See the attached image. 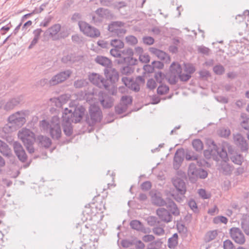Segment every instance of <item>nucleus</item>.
Returning <instances> with one entry per match:
<instances>
[{
    "mask_svg": "<svg viewBox=\"0 0 249 249\" xmlns=\"http://www.w3.org/2000/svg\"><path fill=\"white\" fill-rule=\"evenodd\" d=\"M126 42L130 45H135L138 43L137 38L134 36H128L125 37Z\"/></svg>",
    "mask_w": 249,
    "mask_h": 249,
    "instance_id": "44",
    "label": "nucleus"
},
{
    "mask_svg": "<svg viewBox=\"0 0 249 249\" xmlns=\"http://www.w3.org/2000/svg\"><path fill=\"white\" fill-rule=\"evenodd\" d=\"M130 226L133 229L138 231H142L143 229V226L142 223L137 220L131 221L130 223Z\"/></svg>",
    "mask_w": 249,
    "mask_h": 249,
    "instance_id": "37",
    "label": "nucleus"
},
{
    "mask_svg": "<svg viewBox=\"0 0 249 249\" xmlns=\"http://www.w3.org/2000/svg\"><path fill=\"white\" fill-rule=\"evenodd\" d=\"M169 89V87L166 85H160L157 89V92L160 95H163L166 94Z\"/></svg>",
    "mask_w": 249,
    "mask_h": 249,
    "instance_id": "49",
    "label": "nucleus"
},
{
    "mask_svg": "<svg viewBox=\"0 0 249 249\" xmlns=\"http://www.w3.org/2000/svg\"><path fill=\"white\" fill-rule=\"evenodd\" d=\"M100 101L104 108H110L112 107L113 103V98L106 93H102L100 96Z\"/></svg>",
    "mask_w": 249,
    "mask_h": 249,
    "instance_id": "21",
    "label": "nucleus"
},
{
    "mask_svg": "<svg viewBox=\"0 0 249 249\" xmlns=\"http://www.w3.org/2000/svg\"><path fill=\"white\" fill-rule=\"evenodd\" d=\"M132 101L131 97L128 96H123L121 100V102L126 106L127 107L128 105L131 104Z\"/></svg>",
    "mask_w": 249,
    "mask_h": 249,
    "instance_id": "56",
    "label": "nucleus"
},
{
    "mask_svg": "<svg viewBox=\"0 0 249 249\" xmlns=\"http://www.w3.org/2000/svg\"><path fill=\"white\" fill-rule=\"evenodd\" d=\"M233 140L235 143L239 146L243 151H246L248 149V144L247 141L239 133H237L233 135Z\"/></svg>",
    "mask_w": 249,
    "mask_h": 249,
    "instance_id": "18",
    "label": "nucleus"
},
{
    "mask_svg": "<svg viewBox=\"0 0 249 249\" xmlns=\"http://www.w3.org/2000/svg\"><path fill=\"white\" fill-rule=\"evenodd\" d=\"M188 205L189 207L195 213L198 211L197 204L196 201L193 199H191L188 201Z\"/></svg>",
    "mask_w": 249,
    "mask_h": 249,
    "instance_id": "58",
    "label": "nucleus"
},
{
    "mask_svg": "<svg viewBox=\"0 0 249 249\" xmlns=\"http://www.w3.org/2000/svg\"><path fill=\"white\" fill-rule=\"evenodd\" d=\"M230 233L231 238L236 243L242 245L246 241L245 237L242 231L238 228H232L230 229Z\"/></svg>",
    "mask_w": 249,
    "mask_h": 249,
    "instance_id": "12",
    "label": "nucleus"
},
{
    "mask_svg": "<svg viewBox=\"0 0 249 249\" xmlns=\"http://www.w3.org/2000/svg\"><path fill=\"white\" fill-rule=\"evenodd\" d=\"M152 201L153 204L159 206L166 205V202L160 196L155 194L152 196Z\"/></svg>",
    "mask_w": 249,
    "mask_h": 249,
    "instance_id": "33",
    "label": "nucleus"
},
{
    "mask_svg": "<svg viewBox=\"0 0 249 249\" xmlns=\"http://www.w3.org/2000/svg\"><path fill=\"white\" fill-rule=\"evenodd\" d=\"M178 77L180 79V81L186 82L190 79L191 77V75L186 72L185 73H182L181 71L180 73L178 75Z\"/></svg>",
    "mask_w": 249,
    "mask_h": 249,
    "instance_id": "52",
    "label": "nucleus"
},
{
    "mask_svg": "<svg viewBox=\"0 0 249 249\" xmlns=\"http://www.w3.org/2000/svg\"><path fill=\"white\" fill-rule=\"evenodd\" d=\"M233 170V167L225 162V161L221 164L220 171L226 175H231Z\"/></svg>",
    "mask_w": 249,
    "mask_h": 249,
    "instance_id": "30",
    "label": "nucleus"
},
{
    "mask_svg": "<svg viewBox=\"0 0 249 249\" xmlns=\"http://www.w3.org/2000/svg\"><path fill=\"white\" fill-rule=\"evenodd\" d=\"M72 71L70 70L61 71L55 75L53 76L49 81V83L51 86H54L61 83L67 79H68L71 75Z\"/></svg>",
    "mask_w": 249,
    "mask_h": 249,
    "instance_id": "9",
    "label": "nucleus"
},
{
    "mask_svg": "<svg viewBox=\"0 0 249 249\" xmlns=\"http://www.w3.org/2000/svg\"><path fill=\"white\" fill-rule=\"evenodd\" d=\"M78 25L80 31L87 36L95 38L100 36V32L98 29L85 21H79Z\"/></svg>",
    "mask_w": 249,
    "mask_h": 249,
    "instance_id": "6",
    "label": "nucleus"
},
{
    "mask_svg": "<svg viewBox=\"0 0 249 249\" xmlns=\"http://www.w3.org/2000/svg\"><path fill=\"white\" fill-rule=\"evenodd\" d=\"M133 54V51L131 48H126L122 51V59L126 64L130 65H136L137 64V59L132 57Z\"/></svg>",
    "mask_w": 249,
    "mask_h": 249,
    "instance_id": "14",
    "label": "nucleus"
},
{
    "mask_svg": "<svg viewBox=\"0 0 249 249\" xmlns=\"http://www.w3.org/2000/svg\"><path fill=\"white\" fill-rule=\"evenodd\" d=\"M61 26L59 24H55L51 27L49 28L45 33L49 35V36L53 40H57L61 38H64L67 36V35L62 36V33H60Z\"/></svg>",
    "mask_w": 249,
    "mask_h": 249,
    "instance_id": "11",
    "label": "nucleus"
},
{
    "mask_svg": "<svg viewBox=\"0 0 249 249\" xmlns=\"http://www.w3.org/2000/svg\"><path fill=\"white\" fill-rule=\"evenodd\" d=\"M89 79L91 83L99 88L108 89L109 86L108 80L105 79L100 74L92 73L89 75Z\"/></svg>",
    "mask_w": 249,
    "mask_h": 249,
    "instance_id": "8",
    "label": "nucleus"
},
{
    "mask_svg": "<svg viewBox=\"0 0 249 249\" xmlns=\"http://www.w3.org/2000/svg\"><path fill=\"white\" fill-rule=\"evenodd\" d=\"M231 134V131L229 128H221L218 131V134L222 137H228Z\"/></svg>",
    "mask_w": 249,
    "mask_h": 249,
    "instance_id": "48",
    "label": "nucleus"
},
{
    "mask_svg": "<svg viewBox=\"0 0 249 249\" xmlns=\"http://www.w3.org/2000/svg\"><path fill=\"white\" fill-rule=\"evenodd\" d=\"M197 50L199 53L206 55H208L210 51V50L208 48L203 46H199Z\"/></svg>",
    "mask_w": 249,
    "mask_h": 249,
    "instance_id": "60",
    "label": "nucleus"
},
{
    "mask_svg": "<svg viewBox=\"0 0 249 249\" xmlns=\"http://www.w3.org/2000/svg\"><path fill=\"white\" fill-rule=\"evenodd\" d=\"M110 45L114 48L122 49L124 47V42L120 39H114L110 41Z\"/></svg>",
    "mask_w": 249,
    "mask_h": 249,
    "instance_id": "41",
    "label": "nucleus"
},
{
    "mask_svg": "<svg viewBox=\"0 0 249 249\" xmlns=\"http://www.w3.org/2000/svg\"><path fill=\"white\" fill-rule=\"evenodd\" d=\"M165 75L161 72H157L155 75V78L158 83H161L162 80L164 79Z\"/></svg>",
    "mask_w": 249,
    "mask_h": 249,
    "instance_id": "62",
    "label": "nucleus"
},
{
    "mask_svg": "<svg viewBox=\"0 0 249 249\" xmlns=\"http://www.w3.org/2000/svg\"><path fill=\"white\" fill-rule=\"evenodd\" d=\"M178 234L177 233H174L172 236L168 240V247L171 249H174L178 244Z\"/></svg>",
    "mask_w": 249,
    "mask_h": 249,
    "instance_id": "31",
    "label": "nucleus"
},
{
    "mask_svg": "<svg viewBox=\"0 0 249 249\" xmlns=\"http://www.w3.org/2000/svg\"><path fill=\"white\" fill-rule=\"evenodd\" d=\"M214 72L217 75H222L225 72V68L224 67L220 65H216L213 68Z\"/></svg>",
    "mask_w": 249,
    "mask_h": 249,
    "instance_id": "43",
    "label": "nucleus"
},
{
    "mask_svg": "<svg viewBox=\"0 0 249 249\" xmlns=\"http://www.w3.org/2000/svg\"><path fill=\"white\" fill-rule=\"evenodd\" d=\"M127 107L122 102L115 107L116 112L118 114H122L127 109Z\"/></svg>",
    "mask_w": 249,
    "mask_h": 249,
    "instance_id": "46",
    "label": "nucleus"
},
{
    "mask_svg": "<svg viewBox=\"0 0 249 249\" xmlns=\"http://www.w3.org/2000/svg\"><path fill=\"white\" fill-rule=\"evenodd\" d=\"M212 146L213 148L216 149L217 152L215 153V160H218V157L221 158L223 160L225 161L228 159V155L226 150L223 147H218L213 142H212Z\"/></svg>",
    "mask_w": 249,
    "mask_h": 249,
    "instance_id": "22",
    "label": "nucleus"
},
{
    "mask_svg": "<svg viewBox=\"0 0 249 249\" xmlns=\"http://www.w3.org/2000/svg\"><path fill=\"white\" fill-rule=\"evenodd\" d=\"M110 54L114 57L122 58V51H120L118 48H113L110 51Z\"/></svg>",
    "mask_w": 249,
    "mask_h": 249,
    "instance_id": "50",
    "label": "nucleus"
},
{
    "mask_svg": "<svg viewBox=\"0 0 249 249\" xmlns=\"http://www.w3.org/2000/svg\"><path fill=\"white\" fill-rule=\"evenodd\" d=\"M104 73L106 77L109 79L111 82L115 83L118 81L119 74L115 69L110 67L106 68L104 70Z\"/></svg>",
    "mask_w": 249,
    "mask_h": 249,
    "instance_id": "19",
    "label": "nucleus"
},
{
    "mask_svg": "<svg viewBox=\"0 0 249 249\" xmlns=\"http://www.w3.org/2000/svg\"><path fill=\"white\" fill-rule=\"evenodd\" d=\"M165 206L173 215L175 216H178L179 215V210L173 201L169 200L166 203Z\"/></svg>",
    "mask_w": 249,
    "mask_h": 249,
    "instance_id": "24",
    "label": "nucleus"
},
{
    "mask_svg": "<svg viewBox=\"0 0 249 249\" xmlns=\"http://www.w3.org/2000/svg\"><path fill=\"white\" fill-rule=\"evenodd\" d=\"M146 220L148 224L151 226H154L156 225L157 223H159V221H158L157 218L153 216L148 217Z\"/></svg>",
    "mask_w": 249,
    "mask_h": 249,
    "instance_id": "51",
    "label": "nucleus"
},
{
    "mask_svg": "<svg viewBox=\"0 0 249 249\" xmlns=\"http://www.w3.org/2000/svg\"><path fill=\"white\" fill-rule=\"evenodd\" d=\"M127 64V65L124 66L121 70V72L123 74L128 75L133 72L134 69L133 66L134 65Z\"/></svg>",
    "mask_w": 249,
    "mask_h": 249,
    "instance_id": "40",
    "label": "nucleus"
},
{
    "mask_svg": "<svg viewBox=\"0 0 249 249\" xmlns=\"http://www.w3.org/2000/svg\"><path fill=\"white\" fill-rule=\"evenodd\" d=\"M37 139L40 144L45 148H48L52 144L51 139L46 136L40 135L38 137Z\"/></svg>",
    "mask_w": 249,
    "mask_h": 249,
    "instance_id": "32",
    "label": "nucleus"
},
{
    "mask_svg": "<svg viewBox=\"0 0 249 249\" xmlns=\"http://www.w3.org/2000/svg\"><path fill=\"white\" fill-rule=\"evenodd\" d=\"M122 80L125 87H127L129 89H132L135 92L139 91L140 89V85L135 81L129 79L126 77H123L122 78Z\"/></svg>",
    "mask_w": 249,
    "mask_h": 249,
    "instance_id": "20",
    "label": "nucleus"
},
{
    "mask_svg": "<svg viewBox=\"0 0 249 249\" xmlns=\"http://www.w3.org/2000/svg\"><path fill=\"white\" fill-rule=\"evenodd\" d=\"M0 152L4 156L10 157L12 155L11 149L5 142L0 140Z\"/></svg>",
    "mask_w": 249,
    "mask_h": 249,
    "instance_id": "26",
    "label": "nucleus"
},
{
    "mask_svg": "<svg viewBox=\"0 0 249 249\" xmlns=\"http://www.w3.org/2000/svg\"><path fill=\"white\" fill-rule=\"evenodd\" d=\"M217 152L216 149L213 148V146L212 147L208 149L205 150L204 151V155L205 157L207 159L213 158V160H215V153Z\"/></svg>",
    "mask_w": 249,
    "mask_h": 249,
    "instance_id": "36",
    "label": "nucleus"
},
{
    "mask_svg": "<svg viewBox=\"0 0 249 249\" xmlns=\"http://www.w3.org/2000/svg\"><path fill=\"white\" fill-rule=\"evenodd\" d=\"M124 23L121 21L112 22L108 25V31L113 35H116L119 37H123L126 33V30L123 28Z\"/></svg>",
    "mask_w": 249,
    "mask_h": 249,
    "instance_id": "10",
    "label": "nucleus"
},
{
    "mask_svg": "<svg viewBox=\"0 0 249 249\" xmlns=\"http://www.w3.org/2000/svg\"><path fill=\"white\" fill-rule=\"evenodd\" d=\"M18 137L22 141L28 152L34 153L33 145L35 141V134L29 129L22 128L18 132Z\"/></svg>",
    "mask_w": 249,
    "mask_h": 249,
    "instance_id": "3",
    "label": "nucleus"
},
{
    "mask_svg": "<svg viewBox=\"0 0 249 249\" xmlns=\"http://www.w3.org/2000/svg\"><path fill=\"white\" fill-rule=\"evenodd\" d=\"M71 109L66 108L63 113L62 119L64 122L77 123L82 119L85 111V108L82 106L72 107L70 106Z\"/></svg>",
    "mask_w": 249,
    "mask_h": 249,
    "instance_id": "2",
    "label": "nucleus"
},
{
    "mask_svg": "<svg viewBox=\"0 0 249 249\" xmlns=\"http://www.w3.org/2000/svg\"><path fill=\"white\" fill-rule=\"evenodd\" d=\"M224 249H235L234 246L231 241L226 240L223 243Z\"/></svg>",
    "mask_w": 249,
    "mask_h": 249,
    "instance_id": "57",
    "label": "nucleus"
},
{
    "mask_svg": "<svg viewBox=\"0 0 249 249\" xmlns=\"http://www.w3.org/2000/svg\"><path fill=\"white\" fill-rule=\"evenodd\" d=\"M213 222L215 224H218L219 223L227 224L228 222V219L223 216H218L213 219Z\"/></svg>",
    "mask_w": 249,
    "mask_h": 249,
    "instance_id": "53",
    "label": "nucleus"
},
{
    "mask_svg": "<svg viewBox=\"0 0 249 249\" xmlns=\"http://www.w3.org/2000/svg\"><path fill=\"white\" fill-rule=\"evenodd\" d=\"M183 158L182 154L180 152H179L178 151H177L174 158L173 166L175 169L178 170L179 169L183 161Z\"/></svg>",
    "mask_w": 249,
    "mask_h": 249,
    "instance_id": "27",
    "label": "nucleus"
},
{
    "mask_svg": "<svg viewBox=\"0 0 249 249\" xmlns=\"http://www.w3.org/2000/svg\"><path fill=\"white\" fill-rule=\"evenodd\" d=\"M218 233L216 230L210 231H208L204 236L205 242H210L214 240L217 236Z\"/></svg>",
    "mask_w": 249,
    "mask_h": 249,
    "instance_id": "34",
    "label": "nucleus"
},
{
    "mask_svg": "<svg viewBox=\"0 0 249 249\" xmlns=\"http://www.w3.org/2000/svg\"><path fill=\"white\" fill-rule=\"evenodd\" d=\"M232 161L238 165H241L242 162L243 158L240 155H236L231 158Z\"/></svg>",
    "mask_w": 249,
    "mask_h": 249,
    "instance_id": "55",
    "label": "nucleus"
},
{
    "mask_svg": "<svg viewBox=\"0 0 249 249\" xmlns=\"http://www.w3.org/2000/svg\"><path fill=\"white\" fill-rule=\"evenodd\" d=\"M13 147L15 153L19 160L22 162H25L27 159V156L21 144L18 142H15Z\"/></svg>",
    "mask_w": 249,
    "mask_h": 249,
    "instance_id": "15",
    "label": "nucleus"
},
{
    "mask_svg": "<svg viewBox=\"0 0 249 249\" xmlns=\"http://www.w3.org/2000/svg\"><path fill=\"white\" fill-rule=\"evenodd\" d=\"M241 126L243 128L248 130L249 133V118H243V120L241 122Z\"/></svg>",
    "mask_w": 249,
    "mask_h": 249,
    "instance_id": "54",
    "label": "nucleus"
},
{
    "mask_svg": "<svg viewBox=\"0 0 249 249\" xmlns=\"http://www.w3.org/2000/svg\"><path fill=\"white\" fill-rule=\"evenodd\" d=\"M18 127H17L14 124H12V123H9L7 124H6L2 128V131L5 133H10L14 131H16Z\"/></svg>",
    "mask_w": 249,
    "mask_h": 249,
    "instance_id": "38",
    "label": "nucleus"
},
{
    "mask_svg": "<svg viewBox=\"0 0 249 249\" xmlns=\"http://www.w3.org/2000/svg\"><path fill=\"white\" fill-rule=\"evenodd\" d=\"M181 66L178 63H173L170 67L171 75L169 78V82L172 84H175L177 82L178 76L181 71Z\"/></svg>",
    "mask_w": 249,
    "mask_h": 249,
    "instance_id": "13",
    "label": "nucleus"
},
{
    "mask_svg": "<svg viewBox=\"0 0 249 249\" xmlns=\"http://www.w3.org/2000/svg\"><path fill=\"white\" fill-rule=\"evenodd\" d=\"M28 114V111L27 110L17 111L9 116L8 120L9 123L14 124L18 128L25 123V117Z\"/></svg>",
    "mask_w": 249,
    "mask_h": 249,
    "instance_id": "5",
    "label": "nucleus"
},
{
    "mask_svg": "<svg viewBox=\"0 0 249 249\" xmlns=\"http://www.w3.org/2000/svg\"><path fill=\"white\" fill-rule=\"evenodd\" d=\"M95 61L106 68H109L111 65V61L107 57L103 56L98 55L95 58Z\"/></svg>",
    "mask_w": 249,
    "mask_h": 249,
    "instance_id": "25",
    "label": "nucleus"
},
{
    "mask_svg": "<svg viewBox=\"0 0 249 249\" xmlns=\"http://www.w3.org/2000/svg\"><path fill=\"white\" fill-rule=\"evenodd\" d=\"M147 87L151 89H153L156 87V83L153 79H149L147 82Z\"/></svg>",
    "mask_w": 249,
    "mask_h": 249,
    "instance_id": "63",
    "label": "nucleus"
},
{
    "mask_svg": "<svg viewBox=\"0 0 249 249\" xmlns=\"http://www.w3.org/2000/svg\"><path fill=\"white\" fill-rule=\"evenodd\" d=\"M20 102L21 99L19 97L12 98L6 102L4 106V108L7 111L10 110L18 105Z\"/></svg>",
    "mask_w": 249,
    "mask_h": 249,
    "instance_id": "23",
    "label": "nucleus"
},
{
    "mask_svg": "<svg viewBox=\"0 0 249 249\" xmlns=\"http://www.w3.org/2000/svg\"><path fill=\"white\" fill-rule=\"evenodd\" d=\"M40 127L45 131H49L51 136L54 140H59L61 136V129L58 117L54 116L50 122L45 120L40 122Z\"/></svg>",
    "mask_w": 249,
    "mask_h": 249,
    "instance_id": "1",
    "label": "nucleus"
},
{
    "mask_svg": "<svg viewBox=\"0 0 249 249\" xmlns=\"http://www.w3.org/2000/svg\"><path fill=\"white\" fill-rule=\"evenodd\" d=\"M153 232L158 235L161 236L164 234L165 231L164 230V227L157 226L154 227L152 230Z\"/></svg>",
    "mask_w": 249,
    "mask_h": 249,
    "instance_id": "47",
    "label": "nucleus"
},
{
    "mask_svg": "<svg viewBox=\"0 0 249 249\" xmlns=\"http://www.w3.org/2000/svg\"><path fill=\"white\" fill-rule=\"evenodd\" d=\"M90 120L89 125H94L96 123L100 122L102 118V111L99 107L95 104L91 105L89 109Z\"/></svg>",
    "mask_w": 249,
    "mask_h": 249,
    "instance_id": "7",
    "label": "nucleus"
},
{
    "mask_svg": "<svg viewBox=\"0 0 249 249\" xmlns=\"http://www.w3.org/2000/svg\"><path fill=\"white\" fill-rule=\"evenodd\" d=\"M88 84L87 81L85 79H78L76 80L73 84L75 88H82L86 86Z\"/></svg>",
    "mask_w": 249,
    "mask_h": 249,
    "instance_id": "45",
    "label": "nucleus"
},
{
    "mask_svg": "<svg viewBox=\"0 0 249 249\" xmlns=\"http://www.w3.org/2000/svg\"><path fill=\"white\" fill-rule=\"evenodd\" d=\"M139 60L141 62L144 63H147L150 61V56L147 53L140 54Z\"/></svg>",
    "mask_w": 249,
    "mask_h": 249,
    "instance_id": "59",
    "label": "nucleus"
},
{
    "mask_svg": "<svg viewBox=\"0 0 249 249\" xmlns=\"http://www.w3.org/2000/svg\"><path fill=\"white\" fill-rule=\"evenodd\" d=\"M143 42L145 44L150 45L154 43V39L151 36H144L142 38Z\"/></svg>",
    "mask_w": 249,
    "mask_h": 249,
    "instance_id": "61",
    "label": "nucleus"
},
{
    "mask_svg": "<svg viewBox=\"0 0 249 249\" xmlns=\"http://www.w3.org/2000/svg\"><path fill=\"white\" fill-rule=\"evenodd\" d=\"M173 184L179 194L184 195L186 192V186L184 180L179 178L173 179Z\"/></svg>",
    "mask_w": 249,
    "mask_h": 249,
    "instance_id": "17",
    "label": "nucleus"
},
{
    "mask_svg": "<svg viewBox=\"0 0 249 249\" xmlns=\"http://www.w3.org/2000/svg\"><path fill=\"white\" fill-rule=\"evenodd\" d=\"M151 53L156 55L158 58L161 60H164L168 59L169 56L167 53L162 51L155 48H151L150 50Z\"/></svg>",
    "mask_w": 249,
    "mask_h": 249,
    "instance_id": "29",
    "label": "nucleus"
},
{
    "mask_svg": "<svg viewBox=\"0 0 249 249\" xmlns=\"http://www.w3.org/2000/svg\"><path fill=\"white\" fill-rule=\"evenodd\" d=\"M188 176L190 181L195 183L198 178H205L208 173L202 169L197 168L194 163H191L188 168Z\"/></svg>",
    "mask_w": 249,
    "mask_h": 249,
    "instance_id": "4",
    "label": "nucleus"
},
{
    "mask_svg": "<svg viewBox=\"0 0 249 249\" xmlns=\"http://www.w3.org/2000/svg\"><path fill=\"white\" fill-rule=\"evenodd\" d=\"M156 214L159 219L165 223H169L172 220V216L170 212L163 208H158L156 211Z\"/></svg>",
    "mask_w": 249,
    "mask_h": 249,
    "instance_id": "16",
    "label": "nucleus"
},
{
    "mask_svg": "<svg viewBox=\"0 0 249 249\" xmlns=\"http://www.w3.org/2000/svg\"><path fill=\"white\" fill-rule=\"evenodd\" d=\"M241 228L247 235H249V215H244L241 219Z\"/></svg>",
    "mask_w": 249,
    "mask_h": 249,
    "instance_id": "28",
    "label": "nucleus"
},
{
    "mask_svg": "<svg viewBox=\"0 0 249 249\" xmlns=\"http://www.w3.org/2000/svg\"><path fill=\"white\" fill-rule=\"evenodd\" d=\"M192 145L196 151L199 152L203 149V144L202 141L199 139L194 140L192 142Z\"/></svg>",
    "mask_w": 249,
    "mask_h": 249,
    "instance_id": "39",
    "label": "nucleus"
},
{
    "mask_svg": "<svg viewBox=\"0 0 249 249\" xmlns=\"http://www.w3.org/2000/svg\"><path fill=\"white\" fill-rule=\"evenodd\" d=\"M71 122H64L63 121V131L66 135L70 136L72 134V128L71 124Z\"/></svg>",
    "mask_w": 249,
    "mask_h": 249,
    "instance_id": "35",
    "label": "nucleus"
},
{
    "mask_svg": "<svg viewBox=\"0 0 249 249\" xmlns=\"http://www.w3.org/2000/svg\"><path fill=\"white\" fill-rule=\"evenodd\" d=\"M184 71L185 72L191 75L195 71V67L193 64L190 63L184 64Z\"/></svg>",
    "mask_w": 249,
    "mask_h": 249,
    "instance_id": "42",
    "label": "nucleus"
},
{
    "mask_svg": "<svg viewBox=\"0 0 249 249\" xmlns=\"http://www.w3.org/2000/svg\"><path fill=\"white\" fill-rule=\"evenodd\" d=\"M151 187V183L150 181H146L143 182L141 185V188L142 190L147 191Z\"/></svg>",
    "mask_w": 249,
    "mask_h": 249,
    "instance_id": "64",
    "label": "nucleus"
}]
</instances>
